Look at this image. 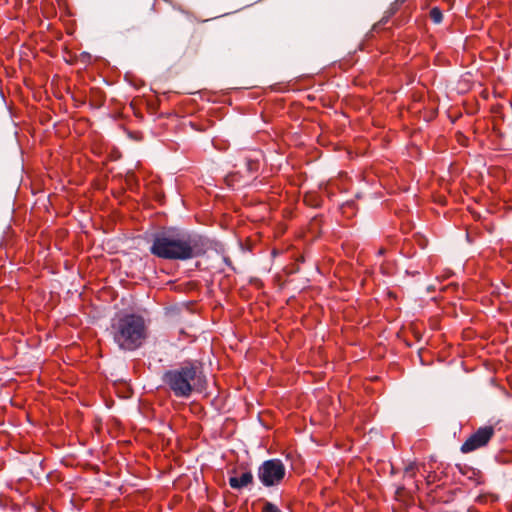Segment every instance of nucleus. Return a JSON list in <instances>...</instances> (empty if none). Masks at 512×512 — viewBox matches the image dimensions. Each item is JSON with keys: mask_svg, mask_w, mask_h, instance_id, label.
<instances>
[{"mask_svg": "<svg viewBox=\"0 0 512 512\" xmlns=\"http://www.w3.org/2000/svg\"><path fill=\"white\" fill-rule=\"evenodd\" d=\"M257 168V163L254 162V161H248L247 162V171L248 172H253L254 170H256Z\"/></svg>", "mask_w": 512, "mask_h": 512, "instance_id": "1a4fd4ad", "label": "nucleus"}, {"mask_svg": "<svg viewBox=\"0 0 512 512\" xmlns=\"http://www.w3.org/2000/svg\"><path fill=\"white\" fill-rule=\"evenodd\" d=\"M226 181H227L228 185H231V182L233 181V176H231V175L227 176Z\"/></svg>", "mask_w": 512, "mask_h": 512, "instance_id": "9d476101", "label": "nucleus"}, {"mask_svg": "<svg viewBox=\"0 0 512 512\" xmlns=\"http://www.w3.org/2000/svg\"><path fill=\"white\" fill-rule=\"evenodd\" d=\"M493 436L494 428L492 426L480 427L462 444L461 452L470 453L485 447Z\"/></svg>", "mask_w": 512, "mask_h": 512, "instance_id": "39448f33", "label": "nucleus"}, {"mask_svg": "<svg viewBox=\"0 0 512 512\" xmlns=\"http://www.w3.org/2000/svg\"><path fill=\"white\" fill-rule=\"evenodd\" d=\"M253 474L251 471H244L239 475L229 478V485L233 489H242L253 483Z\"/></svg>", "mask_w": 512, "mask_h": 512, "instance_id": "423d86ee", "label": "nucleus"}, {"mask_svg": "<svg viewBox=\"0 0 512 512\" xmlns=\"http://www.w3.org/2000/svg\"><path fill=\"white\" fill-rule=\"evenodd\" d=\"M261 512H282L275 504L264 501Z\"/></svg>", "mask_w": 512, "mask_h": 512, "instance_id": "6e6552de", "label": "nucleus"}, {"mask_svg": "<svg viewBox=\"0 0 512 512\" xmlns=\"http://www.w3.org/2000/svg\"><path fill=\"white\" fill-rule=\"evenodd\" d=\"M430 18L434 23H440L443 18L441 10L437 7L432 8L430 11Z\"/></svg>", "mask_w": 512, "mask_h": 512, "instance_id": "0eeeda50", "label": "nucleus"}, {"mask_svg": "<svg viewBox=\"0 0 512 512\" xmlns=\"http://www.w3.org/2000/svg\"><path fill=\"white\" fill-rule=\"evenodd\" d=\"M150 252L165 260H188L204 252L201 239L175 228H168L154 235Z\"/></svg>", "mask_w": 512, "mask_h": 512, "instance_id": "f257e3e1", "label": "nucleus"}, {"mask_svg": "<svg viewBox=\"0 0 512 512\" xmlns=\"http://www.w3.org/2000/svg\"><path fill=\"white\" fill-rule=\"evenodd\" d=\"M163 381L180 398H188L192 392H201L206 386L202 371L191 362H185L180 367L165 372Z\"/></svg>", "mask_w": 512, "mask_h": 512, "instance_id": "f03ea898", "label": "nucleus"}, {"mask_svg": "<svg viewBox=\"0 0 512 512\" xmlns=\"http://www.w3.org/2000/svg\"><path fill=\"white\" fill-rule=\"evenodd\" d=\"M412 470V466L406 468V471Z\"/></svg>", "mask_w": 512, "mask_h": 512, "instance_id": "9b49d317", "label": "nucleus"}, {"mask_svg": "<svg viewBox=\"0 0 512 512\" xmlns=\"http://www.w3.org/2000/svg\"><path fill=\"white\" fill-rule=\"evenodd\" d=\"M285 474L286 468L279 459L266 460L258 468V478L266 487L280 484Z\"/></svg>", "mask_w": 512, "mask_h": 512, "instance_id": "20e7f679", "label": "nucleus"}, {"mask_svg": "<svg viewBox=\"0 0 512 512\" xmlns=\"http://www.w3.org/2000/svg\"><path fill=\"white\" fill-rule=\"evenodd\" d=\"M114 341L120 349L133 351L139 348L147 337V327L142 316L125 314L118 317L111 326Z\"/></svg>", "mask_w": 512, "mask_h": 512, "instance_id": "7ed1b4c3", "label": "nucleus"}]
</instances>
